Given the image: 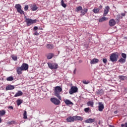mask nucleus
Masks as SVG:
<instances>
[{
  "instance_id": "obj_9",
  "label": "nucleus",
  "mask_w": 127,
  "mask_h": 127,
  "mask_svg": "<svg viewBox=\"0 0 127 127\" xmlns=\"http://www.w3.org/2000/svg\"><path fill=\"white\" fill-rule=\"evenodd\" d=\"M96 121V119L95 118L92 119V118H89L86 120L85 121V123L86 124H92L93 123H95V121Z\"/></svg>"
},
{
  "instance_id": "obj_4",
  "label": "nucleus",
  "mask_w": 127,
  "mask_h": 127,
  "mask_svg": "<svg viewBox=\"0 0 127 127\" xmlns=\"http://www.w3.org/2000/svg\"><path fill=\"white\" fill-rule=\"evenodd\" d=\"M15 7L17 9V11H18L20 14H24V11L21 9V6L20 4H16L15 5Z\"/></svg>"
},
{
  "instance_id": "obj_52",
  "label": "nucleus",
  "mask_w": 127,
  "mask_h": 127,
  "mask_svg": "<svg viewBox=\"0 0 127 127\" xmlns=\"http://www.w3.org/2000/svg\"><path fill=\"white\" fill-rule=\"evenodd\" d=\"M60 53V51H59V54H59Z\"/></svg>"
},
{
  "instance_id": "obj_42",
  "label": "nucleus",
  "mask_w": 127,
  "mask_h": 127,
  "mask_svg": "<svg viewBox=\"0 0 127 127\" xmlns=\"http://www.w3.org/2000/svg\"><path fill=\"white\" fill-rule=\"evenodd\" d=\"M24 10H28V5H26L24 7Z\"/></svg>"
},
{
  "instance_id": "obj_14",
  "label": "nucleus",
  "mask_w": 127,
  "mask_h": 127,
  "mask_svg": "<svg viewBox=\"0 0 127 127\" xmlns=\"http://www.w3.org/2000/svg\"><path fill=\"white\" fill-rule=\"evenodd\" d=\"M66 122H67V123H72L73 122H75L74 120V116L68 117L66 119Z\"/></svg>"
},
{
  "instance_id": "obj_33",
  "label": "nucleus",
  "mask_w": 127,
  "mask_h": 127,
  "mask_svg": "<svg viewBox=\"0 0 127 127\" xmlns=\"http://www.w3.org/2000/svg\"><path fill=\"white\" fill-rule=\"evenodd\" d=\"M11 57L12 59L14 60V61H16L17 60V57L14 55H12Z\"/></svg>"
},
{
  "instance_id": "obj_2",
  "label": "nucleus",
  "mask_w": 127,
  "mask_h": 127,
  "mask_svg": "<svg viewBox=\"0 0 127 127\" xmlns=\"http://www.w3.org/2000/svg\"><path fill=\"white\" fill-rule=\"evenodd\" d=\"M37 21V20L35 19L33 20L30 18H26L25 19V22L26 23V24L27 26H30L32 24H34V23H36V22Z\"/></svg>"
},
{
  "instance_id": "obj_11",
  "label": "nucleus",
  "mask_w": 127,
  "mask_h": 127,
  "mask_svg": "<svg viewBox=\"0 0 127 127\" xmlns=\"http://www.w3.org/2000/svg\"><path fill=\"white\" fill-rule=\"evenodd\" d=\"M21 67H22L23 71H26V70H28V65L27 64H23L21 66Z\"/></svg>"
},
{
  "instance_id": "obj_15",
  "label": "nucleus",
  "mask_w": 127,
  "mask_h": 127,
  "mask_svg": "<svg viewBox=\"0 0 127 127\" xmlns=\"http://www.w3.org/2000/svg\"><path fill=\"white\" fill-rule=\"evenodd\" d=\"M99 63V59H96V58L92 59L90 61V64H91V65L93 64H97V63Z\"/></svg>"
},
{
  "instance_id": "obj_25",
  "label": "nucleus",
  "mask_w": 127,
  "mask_h": 127,
  "mask_svg": "<svg viewBox=\"0 0 127 127\" xmlns=\"http://www.w3.org/2000/svg\"><path fill=\"white\" fill-rule=\"evenodd\" d=\"M106 20H108V18L106 17H103L99 19V22H103L104 21H106Z\"/></svg>"
},
{
  "instance_id": "obj_39",
  "label": "nucleus",
  "mask_w": 127,
  "mask_h": 127,
  "mask_svg": "<svg viewBox=\"0 0 127 127\" xmlns=\"http://www.w3.org/2000/svg\"><path fill=\"white\" fill-rule=\"evenodd\" d=\"M82 82L85 85H87V84H89L90 83V81H89L88 80L87 81H86V80H83Z\"/></svg>"
},
{
  "instance_id": "obj_5",
  "label": "nucleus",
  "mask_w": 127,
  "mask_h": 127,
  "mask_svg": "<svg viewBox=\"0 0 127 127\" xmlns=\"http://www.w3.org/2000/svg\"><path fill=\"white\" fill-rule=\"evenodd\" d=\"M77 92L78 88H77L76 86H71L69 90V93L70 95H73V94L77 93Z\"/></svg>"
},
{
  "instance_id": "obj_35",
  "label": "nucleus",
  "mask_w": 127,
  "mask_h": 127,
  "mask_svg": "<svg viewBox=\"0 0 127 127\" xmlns=\"http://www.w3.org/2000/svg\"><path fill=\"white\" fill-rule=\"evenodd\" d=\"M61 4H62V6H63V7H66V6H67L66 5V4H65L64 3V0H62V1H61Z\"/></svg>"
},
{
  "instance_id": "obj_12",
  "label": "nucleus",
  "mask_w": 127,
  "mask_h": 127,
  "mask_svg": "<svg viewBox=\"0 0 127 127\" xmlns=\"http://www.w3.org/2000/svg\"><path fill=\"white\" fill-rule=\"evenodd\" d=\"M13 89H14V85H8L5 88L6 91H10Z\"/></svg>"
},
{
  "instance_id": "obj_7",
  "label": "nucleus",
  "mask_w": 127,
  "mask_h": 127,
  "mask_svg": "<svg viewBox=\"0 0 127 127\" xmlns=\"http://www.w3.org/2000/svg\"><path fill=\"white\" fill-rule=\"evenodd\" d=\"M104 108L105 106H104V104H103V103H98V111H99V112H103V110H104Z\"/></svg>"
},
{
  "instance_id": "obj_31",
  "label": "nucleus",
  "mask_w": 127,
  "mask_h": 127,
  "mask_svg": "<svg viewBox=\"0 0 127 127\" xmlns=\"http://www.w3.org/2000/svg\"><path fill=\"white\" fill-rule=\"evenodd\" d=\"M82 7L81 6H78L76 8L75 11L78 12V11H80V10H82Z\"/></svg>"
},
{
  "instance_id": "obj_51",
  "label": "nucleus",
  "mask_w": 127,
  "mask_h": 127,
  "mask_svg": "<svg viewBox=\"0 0 127 127\" xmlns=\"http://www.w3.org/2000/svg\"><path fill=\"white\" fill-rule=\"evenodd\" d=\"M1 123V118H0V124Z\"/></svg>"
},
{
  "instance_id": "obj_43",
  "label": "nucleus",
  "mask_w": 127,
  "mask_h": 127,
  "mask_svg": "<svg viewBox=\"0 0 127 127\" xmlns=\"http://www.w3.org/2000/svg\"><path fill=\"white\" fill-rule=\"evenodd\" d=\"M122 127H127V123H126L125 124H122L121 125Z\"/></svg>"
},
{
  "instance_id": "obj_3",
  "label": "nucleus",
  "mask_w": 127,
  "mask_h": 127,
  "mask_svg": "<svg viewBox=\"0 0 127 127\" xmlns=\"http://www.w3.org/2000/svg\"><path fill=\"white\" fill-rule=\"evenodd\" d=\"M118 58H119V56L116 53L112 54L110 56V60L112 62H117Z\"/></svg>"
},
{
  "instance_id": "obj_48",
  "label": "nucleus",
  "mask_w": 127,
  "mask_h": 127,
  "mask_svg": "<svg viewBox=\"0 0 127 127\" xmlns=\"http://www.w3.org/2000/svg\"><path fill=\"white\" fill-rule=\"evenodd\" d=\"M9 109H11V110H13V107L12 106H9Z\"/></svg>"
},
{
  "instance_id": "obj_47",
  "label": "nucleus",
  "mask_w": 127,
  "mask_h": 127,
  "mask_svg": "<svg viewBox=\"0 0 127 127\" xmlns=\"http://www.w3.org/2000/svg\"><path fill=\"white\" fill-rule=\"evenodd\" d=\"M34 30H37L38 29V27H37V26H35L34 27Z\"/></svg>"
},
{
  "instance_id": "obj_36",
  "label": "nucleus",
  "mask_w": 127,
  "mask_h": 127,
  "mask_svg": "<svg viewBox=\"0 0 127 127\" xmlns=\"http://www.w3.org/2000/svg\"><path fill=\"white\" fill-rule=\"evenodd\" d=\"M119 78L120 80H125L126 79V76L124 75H119Z\"/></svg>"
},
{
  "instance_id": "obj_28",
  "label": "nucleus",
  "mask_w": 127,
  "mask_h": 127,
  "mask_svg": "<svg viewBox=\"0 0 127 127\" xmlns=\"http://www.w3.org/2000/svg\"><path fill=\"white\" fill-rule=\"evenodd\" d=\"M5 110H0V116L1 117L2 116H4V115H5Z\"/></svg>"
},
{
  "instance_id": "obj_21",
  "label": "nucleus",
  "mask_w": 127,
  "mask_h": 127,
  "mask_svg": "<svg viewBox=\"0 0 127 127\" xmlns=\"http://www.w3.org/2000/svg\"><path fill=\"white\" fill-rule=\"evenodd\" d=\"M87 105L88 107H91L92 108H94V101H89L87 103Z\"/></svg>"
},
{
  "instance_id": "obj_44",
  "label": "nucleus",
  "mask_w": 127,
  "mask_h": 127,
  "mask_svg": "<svg viewBox=\"0 0 127 127\" xmlns=\"http://www.w3.org/2000/svg\"><path fill=\"white\" fill-rule=\"evenodd\" d=\"M127 13V11H125V13H121V15L122 16H126V14Z\"/></svg>"
},
{
  "instance_id": "obj_10",
  "label": "nucleus",
  "mask_w": 127,
  "mask_h": 127,
  "mask_svg": "<svg viewBox=\"0 0 127 127\" xmlns=\"http://www.w3.org/2000/svg\"><path fill=\"white\" fill-rule=\"evenodd\" d=\"M64 102L67 106H69L70 105L73 106L74 105V103H73V102H72L71 101L69 100V99H64Z\"/></svg>"
},
{
  "instance_id": "obj_34",
  "label": "nucleus",
  "mask_w": 127,
  "mask_h": 127,
  "mask_svg": "<svg viewBox=\"0 0 127 127\" xmlns=\"http://www.w3.org/2000/svg\"><path fill=\"white\" fill-rule=\"evenodd\" d=\"M7 81H13V77L12 76H9L6 78Z\"/></svg>"
},
{
  "instance_id": "obj_26",
  "label": "nucleus",
  "mask_w": 127,
  "mask_h": 127,
  "mask_svg": "<svg viewBox=\"0 0 127 127\" xmlns=\"http://www.w3.org/2000/svg\"><path fill=\"white\" fill-rule=\"evenodd\" d=\"M46 47L48 49H53V48H54V46L52 44H48L47 45Z\"/></svg>"
},
{
  "instance_id": "obj_49",
  "label": "nucleus",
  "mask_w": 127,
  "mask_h": 127,
  "mask_svg": "<svg viewBox=\"0 0 127 127\" xmlns=\"http://www.w3.org/2000/svg\"><path fill=\"white\" fill-rule=\"evenodd\" d=\"M100 8H103V6H102V5H100V6H99V9Z\"/></svg>"
},
{
  "instance_id": "obj_50",
  "label": "nucleus",
  "mask_w": 127,
  "mask_h": 127,
  "mask_svg": "<svg viewBox=\"0 0 127 127\" xmlns=\"http://www.w3.org/2000/svg\"><path fill=\"white\" fill-rule=\"evenodd\" d=\"M73 73H74V74L76 73V68L74 69V70L73 71Z\"/></svg>"
},
{
  "instance_id": "obj_41",
  "label": "nucleus",
  "mask_w": 127,
  "mask_h": 127,
  "mask_svg": "<svg viewBox=\"0 0 127 127\" xmlns=\"http://www.w3.org/2000/svg\"><path fill=\"white\" fill-rule=\"evenodd\" d=\"M102 61L104 64H107V62H108V60H107V59H103Z\"/></svg>"
},
{
  "instance_id": "obj_29",
  "label": "nucleus",
  "mask_w": 127,
  "mask_h": 127,
  "mask_svg": "<svg viewBox=\"0 0 127 127\" xmlns=\"http://www.w3.org/2000/svg\"><path fill=\"white\" fill-rule=\"evenodd\" d=\"M126 60H127V59H124L123 58H121L119 60V62L120 63H122V64H124V63H126Z\"/></svg>"
},
{
  "instance_id": "obj_30",
  "label": "nucleus",
  "mask_w": 127,
  "mask_h": 127,
  "mask_svg": "<svg viewBox=\"0 0 127 127\" xmlns=\"http://www.w3.org/2000/svg\"><path fill=\"white\" fill-rule=\"evenodd\" d=\"M23 119L24 120H26V119H27V112H26V111H24Z\"/></svg>"
},
{
  "instance_id": "obj_13",
  "label": "nucleus",
  "mask_w": 127,
  "mask_h": 127,
  "mask_svg": "<svg viewBox=\"0 0 127 127\" xmlns=\"http://www.w3.org/2000/svg\"><path fill=\"white\" fill-rule=\"evenodd\" d=\"M110 26H115L116 25V21L115 19H112L109 22Z\"/></svg>"
},
{
  "instance_id": "obj_46",
  "label": "nucleus",
  "mask_w": 127,
  "mask_h": 127,
  "mask_svg": "<svg viewBox=\"0 0 127 127\" xmlns=\"http://www.w3.org/2000/svg\"><path fill=\"white\" fill-rule=\"evenodd\" d=\"M8 123L9 125H12L14 122L13 121H10Z\"/></svg>"
},
{
  "instance_id": "obj_17",
  "label": "nucleus",
  "mask_w": 127,
  "mask_h": 127,
  "mask_svg": "<svg viewBox=\"0 0 127 127\" xmlns=\"http://www.w3.org/2000/svg\"><path fill=\"white\" fill-rule=\"evenodd\" d=\"M73 119L74 121H83V118L78 116H73Z\"/></svg>"
},
{
  "instance_id": "obj_23",
  "label": "nucleus",
  "mask_w": 127,
  "mask_h": 127,
  "mask_svg": "<svg viewBox=\"0 0 127 127\" xmlns=\"http://www.w3.org/2000/svg\"><path fill=\"white\" fill-rule=\"evenodd\" d=\"M53 56H54V54H53V53H49L47 55V59H48L49 60L50 59H52V58H53Z\"/></svg>"
},
{
  "instance_id": "obj_40",
  "label": "nucleus",
  "mask_w": 127,
  "mask_h": 127,
  "mask_svg": "<svg viewBox=\"0 0 127 127\" xmlns=\"http://www.w3.org/2000/svg\"><path fill=\"white\" fill-rule=\"evenodd\" d=\"M53 64H51V63H48V65L49 67L50 68V69H52Z\"/></svg>"
},
{
  "instance_id": "obj_8",
  "label": "nucleus",
  "mask_w": 127,
  "mask_h": 127,
  "mask_svg": "<svg viewBox=\"0 0 127 127\" xmlns=\"http://www.w3.org/2000/svg\"><path fill=\"white\" fill-rule=\"evenodd\" d=\"M109 11H110V6H107L104 9L103 16H107V14L109 13Z\"/></svg>"
},
{
  "instance_id": "obj_6",
  "label": "nucleus",
  "mask_w": 127,
  "mask_h": 127,
  "mask_svg": "<svg viewBox=\"0 0 127 127\" xmlns=\"http://www.w3.org/2000/svg\"><path fill=\"white\" fill-rule=\"evenodd\" d=\"M51 102L54 105H56V106L60 105V100L55 97L51 98Z\"/></svg>"
},
{
  "instance_id": "obj_24",
  "label": "nucleus",
  "mask_w": 127,
  "mask_h": 127,
  "mask_svg": "<svg viewBox=\"0 0 127 127\" xmlns=\"http://www.w3.org/2000/svg\"><path fill=\"white\" fill-rule=\"evenodd\" d=\"M96 94L97 95H103L104 94V90H102V89H99V90H98L97 91H96Z\"/></svg>"
},
{
  "instance_id": "obj_22",
  "label": "nucleus",
  "mask_w": 127,
  "mask_h": 127,
  "mask_svg": "<svg viewBox=\"0 0 127 127\" xmlns=\"http://www.w3.org/2000/svg\"><path fill=\"white\" fill-rule=\"evenodd\" d=\"M38 8V7L36 6V4H33L31 6V9L33 11L37 10Z\"/></svg>"
},
{
  "instance_id": "obj_38",
  "label": "nucleus",
  "mask_w": 127,
  "mask_h": 127,
  "mask_svg": "<svg viewBox=\"0 0 127 127\" xmlns=\"http://www.w3.org/2000/svg\"><path fill=\"white\" fill-rule=\"evenodd\" d=\"M84 112L85 113H90V108H86L84 109Z\"/></svg>"
},
{
  "instance_id": "obj_20",
  "label": "nucleus",
  "mask_w": 127,
  "mask_h": 127,
  "mask_svg": "<svg viewBox=\"0 0 127 127\" xmlns=\"http://www.w3.org/2000/svg\"><path fill=\"white\" fill-rule=\"evenodd\" d=\"M80 12L81 13L80 15H85L86 12H88V8H84L83 9H82Z\"/></svg>"
},
{
  "instance_id": "obj_18",
  "label": "nucleus",
  "mask_w": 127,
  "mask_h": 127,
  "mask_svg": "<svg viewBox=\"0 0 127 127\" xmlns=\"http://www.w3.org/2000/svg\"><path fill=\"white\" fill-rule=\"evenodd\" d=\"M16 71L17 72V73L18 74V75H20V74H21L22 71H23V69H22V68L21 67H17L16 68Z\"/></svg>"
},
{
  "instance_id": "obj_1",
  "label": "nucleus",
  "mask_w": 127,
  "mask_h": 127,
  "mask_svg": "<svg viewBox=\"0 0 127 127\" xmlns=\"http://www.w3.org/2000/svg\"><path fill=\"white\" fill-rule=\"evenodd\" d=\"M54 92L56 97H57L59 100H62L61 96H60V93L62 92V87L59 86L55 87Z\"/></svg>"
},
{
  "instance_id": "obj_19",
  "label": "nucleus",
  "mask_w": 127,
  "mask_h": 127,
  "mask_svg": "<svg viewBox=\"0 0 127 127\" xmlns=\"http://www.w3.org/2000/svg\"><path fill=\"white\" fill-rule=\"evenodd\" d=\"M93 12L94 13L98 14L100 13V8H97L96 7H94L92 10Z\"/></svg>"
},
{
  "instance_id": "obj_45",
  "label": "nucleus",
  "mask_w": 127,
  "mask_h": 127,
  "mask_svg": "<svg viewBox=\"0 0 127 127\" xmlns=\"http://www.w3.org/2000/svg\"><path fill=\"white\" fill-rule=\"evenodd\" d=\"M34 35H39V33L37 32H35L34 33Z\"/></svg>"
},
{
  "instance_id": "obj_32",
  "label": "nucleus",
  "mask_w": 127,
  "mask_h": 127,
  "mask_svg": "<svg viewBox=\"0 0 127 127\" xmlns=\"http://www.w3.org/2000/svg\"><path fill=\"white\" fill-rule=\"evenodd\" d=\"M58 68V64H53L52 66V69H57Z\"/></svg>"
},
{
  "instance_id": "obj_16",
  "label": "nucleus",
  "mask_w": 127,
  "mask_h": 127,
  "mask_svg": "<svg viewBox=\"0 0 127 127\" xmlns=\"http://www.w3.org/2000/svg\"><path fill=\"white\" fill-rule=\"evenodd\" d=\"M22 95H23V92H22L20 90H19L17 91V93H16V94L14 95V97L15 98H16V97H19L20 96H22Z\"/></svg>"
},
{
  "instance_id": "obj_27",
  "label": "nucleus",
  "mask_w": 127,
  "mask_h": 127,
  "mask_svg": "<svg viewBox=\"0 0 127 127\" xmlns=\"http://www.w3.org/2000/svg\"><path fill=\"white\" fill-rule=\"evenodd\" d=\"M23 102V101H22V100L18 99L16 101L17 106H20V105H21V104H22Z\"/></svg>"
},
{
  "instance_id": "obj_37",
  "label": "nucleus",
  "mask_w": 127,
  "mask_h": 127,
  "mask_svg": "<svg viewBox=\"0 0 127 127\" xmlns=\"http://www.w3.org/2000/svg\"><path fill=\"white\" fill-rule=\"evenodd\" d=\"M122 57H123V59H127V55L125 53H122L121 54Z\"/></svg>"
}]
</instances>
